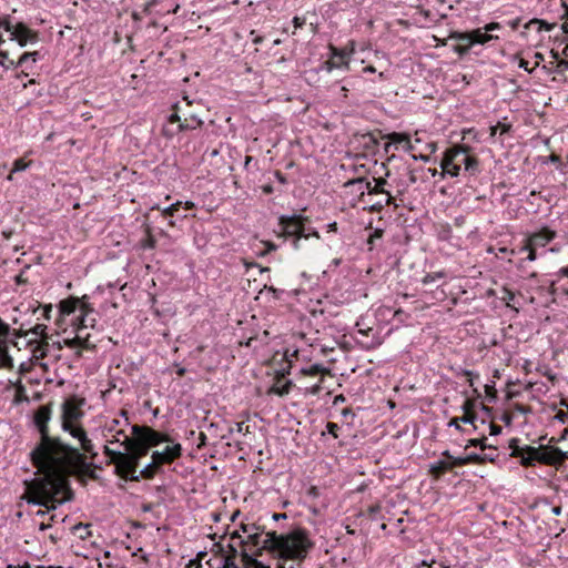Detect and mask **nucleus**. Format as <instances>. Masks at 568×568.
I'll return each mask as SVG.
<instances>
[{"label":"nucleus","mask_w":568,"mask_h":568,"mask_svg":"<svg viewBox=\"0 0 568 568\" xmlns=\"http://www.w3.org/2000/svg\"><path fill=\"white\" fill-rule=\"evenodd\" d=\"M387 143L385 144V151L387 152L390 146H395L396 150L402 149L406 152H413L414 145L410 141V136L407 133L393 132L387 136Z\"/></svg>","instance_id":"21"},{"label":"nucleus","mask_w":568,"mask_h":568,"mask_svg":"<svg viewBox=\"0 0 568 568\" xmlns=\"http://www.w3.org/2000/svg\"><path fill=\"white\" fill-rule=\"evenodd\" d=\"M501 293H503V295H501L500 300H501V301H504L508 307H511V308H514L516 312H518V308H516V307H514V306L511 305V302H513V301L515 300V297H516L515 293H514L513 291H510V290L506 288V287H505V288H503V292H501Z\"/></svg>","instance_id":"41"},{"label":"nucleus","mask_w":568,"mask_h":568,"mask_svg":"<svg viewBox=\"0 0 568 568\" xmlns=\"http://www.w3.org/2000/svg\"><path fill=\"white\" fill-rule=\"evenodd\" d=\"M182 454V447L180 444L166 446L164 450H155L152 453V459L155 460L160 466L164 464H171L178 459Z\"/></svg>","instance_id":"22"},{"label":"nucleus","mask_w":568,"mask_h":568,"mask_svg":"<svg viewBox=\"0 0 568 568\" xmlns=\"http://www.w3.org/2000/svg\"><path fill=\"white\" fill-rule=\"evenodd\" d=\"M52 312V305L51 304H48L45 306H43L42 308V316L45 318V320H50V313Z\"/></svg>","instance_id":"63"},{"label":"nucleus","mask_w":568,"mask_h":568,"mask_svg":"<svg viewBox=\"0 0 568 568\" xmlns=\"http://www.w3.org/2000/svg\"><path fill=\"white\" fill-rule=\"evenodd\" d=\"M509 447L511 448V456L513 457H519L521 458L523 455H526V449L525 447H520L518 445V439L517 438H513L509 443Z\"/></svg>","instance_id":"39"},{"label":"nucleus","mask_w":568,"mask_h":568,"mask_svg":"<svg viewBox=\"0 0 568 568\" xmlns=\"http://www.w3.org/2000/svg\"><path fill=\"white\" fill-rule=\"evenodd\" d=\"M31 162H26L23 159H18L13 162L12 172H22L30 166Z\"/></svg>","instance_id":"47"},{"label":"nucleus","mask_w":568,"mask_h":568,"mask_svg":"<svg viewBox=\"0 0 568 568\" xmlns=\"http://www.w3.org/2000/svg\"><path fill=\"white\" fill-rule=\"evenodd\" d=\"M174 110L175 111L169 116V122H171V123L178 122L179 124H181V122H183V116H182L183 108L180 106L179 104H175Z\"/></svg>","instance_id":"45"},{"label":"nucleus","mask_w":568,"mask_h":568,"mask_svg":"<svg viewBox=\"0 0 568 568\" xmlns=\"http://www.w3.org/2000/svg\"><path fill=\"white\" fill-rule=\"evenodd\" d=\"M85 404V398L79 395L67 397L61 405V426L68 427L79 424L84 416L83 407Z\"/></svg>","instance_id":"9"},{"label":"nucleus","mask_w":568,"mask_h":568,"mask_svg":"<svg viewBox=\"0 0 568 568\" xmlns=\"http://www.w3.org/2000/svg\"><path fill=\"white\" fill-rule=\"evenodd\" d=\"M373 196H379L374 202H373L372 197H369V200L366 201V203H371V209L373 211H381L385 205H389L394 200L392 194L388 191H386L384 187H383V191H381L378 193H374Z\"/></svg>","instance_id":"23"},{"label":"nucleus","mask_w":568,"mask_h":568,"mask_svg":"<svg viewBox=\"0 0 568 568\" xmlns=\"http://www.w3.org/2000/svg\"><path fill=\"white\" fill-rule=\"evenodd\" d=\"M149 449L150 448L146 446L144 442L139 440V438L134 437V439H131V445L124 450L128 452L130 455L136 457V462L139 463L140 459L149 453Z\"/></svg>","instance_id":"25"},{"label":"nucleus","mask_w":568,"mask_h":568,"mask_svg":"<svg viewBox=\"0 0 568 568\" xmlns=\"http://www.w3.org/2000/svg\"><path fill=\"white\" fill-rule=\"evenodd\" d=\"M486 440H487L486 437L469 439L467 445H466V448L471 447V446L473 447H479L483 450L486 449V448H490V446H488L486 444Z\"/></svg>","instance_id":"43"},{"label":"nucleus","mask_w":568,"mask_h":568,"mask_svg":"<svg viewBox=\"0 0 568 568\" xmlns=\"http://www.w3.org/2000/svg\"><path fill=\"white\" fill-rule=\"evenodd\" d=\"M32 367V362L29 361V362H23L19 365V374H27L28 372H30Z\"/></svg>","instance_id":"58"},{"label":"nucleus","mask_w":568,"mask_h":568,"mask_svg":"<svg viewBox=\"0 0 568 568\" xmlns=\"http://www.w3.org/2000/svg\"><path fill=\"white\" fill-rule=\"evenodd\" d=\"M233 432L237 433H248V426L245 425L244 422L235 423L234 426H231L229 428V433L232 434Z\"/></svg>","instance_id":"49"},{"label":"nucleus","mask_w":568,"mask_h":568,"mask_svg":"<svg viewBox=\"0 0 568 568\" xmlns=\"http://www.w3.org/2000/svg\"><path fill=\"white\" fill-rule=\"evenodd\" d=\"M554 419L558 420L561 424H565L568 420V413L560 409L557 412Z\"/></svg>","instance_id":"57"},{"label":"nucleus","mask_w":568,"mask_h":568,"mask_svg":"<svg viewBox=\"0 0 568 568\" xmlns=\"http://www.w3.org/2000/svg\"><path fill=\"white\" fill-rule=\"evenodd\" d=\"M477 419V416L475 413H464L462 417H459V420L465 424H475V420Z\"/></svg>","instance_id":"54"},{"label":"nucleus","mask_w":568,"mask_h":568,"mask_svg":"<svg viewBox=\"0 0 568 568\" xmlns=\"http://www.w3.org/2000/svg\"><path fill=\"white\" fill-rule=\"evenodd\" d=\"M274 176L275 179L281 183V184H286L287 183V179L286 176L280 172V171H275L274 172Z\"/></svg>","instance_id":"62"},{"label":"nucleus","mask_w":568,"mask_h":568,"mask_svg":"<svg viewBox=\"0 0 568 568\" xmlns=\"http://www.w3.org/2000/svg\"><path fill=\"white\" fill-rule=\"evenodd\" d=\"M446 277V273L443 272V271H439V272H433V273H427L423 280H422V283L424 285H427V284H430V283H434L436 282L437 280H440V278H444Z\"/></svg>","instance_id":"38"},{"label":"nucleus","mask_w":568,"mask_h":568,"mask_svg":"<svg viewBox=\"0 0 568 568\" xmlns=\"http://www.w3.org/2000/svg\"><path fill=\"white\" fill-rule=\"evenodd\" d=\"M305 219L301 215L293 216H281L280 225L282 227V233L285 237L292 239L294 248H301V241L307 240L311 236H315L320 239V235L316 231L306 229L304 225Z\"/></svg>","instance_id":"7"},{"label":"nucleus","mask_w":568,"mask_h":568,"mask_svg":"<svg viewBox=\"0 0 568 568\" xmlns=\"http://www.w3.org/2000/svg\"><path fill=\"white\" fill-rule=\"evenodd\" d=\"M528 450L536 455L535 458H537L538 463L545 465H556L568 459V453L562 452L558 447L541 445L539 447H528Z\"/></svg>","instance_id":"11"},{"label":"nucleus","mask_w":568,"mask_h":568,"mask_svg":"<svg viewBox=\"0 0 568 568\" xmlns=\"http://www.w3.org/2000/svg\"><path fill=\"white\" fill-rule=\"evenodd\" d=\"M0 27L10 33V38L12 37L13 32H14V29L18 28V22L17 23H12V21L9 19V18H3L1 21H0Z\"/></svg>","instance_id":"44"},{"label":"nucleus","mask_w":568,"mask_h":568,"mask_svg":"<svg viewBox=\"0 0 568 568\" xmlns=\"http://www.w3.org/2000/svg\"><path fill=\"white\" fill-rule=\"evenodd\" d=\"M41 58L39 51L33 52H24L20 55L19 60L17 61V65L23 67L26 69H30L29 62L36 63Z\"/></svg>","instance_id":"30"},{"label":"nucleus","mask_w":568,"mask_h":568,"mask_svg":"<svg viewBox=\"0 0 568 568\" xmlns=\"http://www.w3.org/2000/svg\"><path fill=\"white\" fill-rule=\"evenodd\" d=\"M300 373L303 379H307L308 377L318 378L314 384H306L304 387L305 394L317 395L323 389L322 383L324 382V375L329 374V369L324 367L322 364H312L308 367L302 368Z\"/></svg>","instance_id":"12"},{"label":"nucleus","mask_w":568,"mask_h":568,"mask_svg":"<svg viewBox=\"0 0 568 568\" xmlns=\"http://www.w3.org/2000/svg\"><path fill=\"white\" fill-rule=\"evenodd\" d=\"M233 567H237L233 560L232 557H226L224 559V564H223V567L222 568H233Z\"/></svg>","instance_id":"64"},{"label":"nucleus","mask_w":568,"mask_h":568,"mask_svg":"<svg viewBox=\"0 0 568 568\" xmlns=\"http://www.w3.org/2000/svg\"><path fill=\"white\" fill-rule=\"evenodd\" d=\"M160 465L158 463H155L154 459H152V462L150 464H148L144 468H142L138 475H139V478L142 477V478H145V479H151L154 477L156 470L159 469Z\"/></svg>","instance_id":"32"},{"label":"nucleus","mask_w":568,"mask_h":568,"mask_svg":"<svg viewBox=\"0 0 568 568\" xmlns=\"http://www.w3.org/2000/svg\"><path fill=\"white\" fill-rule=\"evenodd\" d=\"M14 389H16V394H14V402L16 403H21V402H28L29 400L28 395H27L26 386L22 384L21 379H18L14 383Z\"/></svg>","instance_id":"33"},{"label":"nucleus","mask_w":568,"mask_h":568,"mask_svg":"<svg viewBox=\"0 0 568 568\" xmlns=\"http://www.w3.org/2000/svg\"><path fill=\"white\" fill-rule=\"evenodd\" d=\"M373 181L374 183L365 178L353 179L344 183V189L366 203L365 196L373 197V194L383 191V185L387 183L383 178Z\"/></svg>","instance_id":"8"},{"label":"nucleus","mask_w":568,"mask_h":568,"mask_svg":"<svg viewBox=\"0 0 568 568\" xmlns=\"http://www.w3.org/2000/svg\"><path fill=\"white\" fill-rule=\"evenodd\" d=\"M339 426L336 423L328 422L326 424V432L332 435L334 438L338 437Z\"/></svg>","instance_id":"52"},{"label":"nucleus","mask_w":568,"mask_h":568,"mask_svg":"<svg viewBox=\"0 0 568 568\" xmlns=\"http://www.w3.org/2000/svg\"><path fill=\"white\" fill-rule=\"evenodd\" d=\"M331 57L329 60L325 61L321 69L326 72H331L333 69H349V57L354 52V49L351 50L338 49L336 47L329 45Z\"/></svg>","instance_id":"13"},{"label":"nucleus","mask_w":568,"mask_h":568,"mask_svg":"<svg viewBox=\"0 0 568 568\" xmlns=\"http://www.w3.org/2000/svg\"><path fill=\"white\" fill-rule=\"evenodd\" d=\"M103 452L110 458V462L115 465V471L119 476L130 480H139L136 457L125 450L111 448L109 445L104 446Z\"/></svg>","instance_id":"6"},{"label":"nucleus","mask_w":568,"mask_h":568,"mask_svg":"<svg viewBox=\"0 0 568 568\" xmlns=\"http://www.w3.org/2000/svg\"><path fill=\"white\" fill-rule=\"evenodd\" d=\"M10 39L17 41L20 47H26L29 43L38 42L39 33L38 31L30 29L23 22H18V28L14 29Z\"/></svg>","instance_id":"20"},{"label":"nucleus","mask_w":568,"mask_h":568,"mask_svg":"<svg viewBox=\"0 0 568 568\" xmlns=\"http://www.w3.org/2000/svg\"><path fill=\"white\" fill-rule=\"evenodd\" d=\"M51 408L40 406L34 423L41 434L40 444L31 452V460L43 473V477L31 481L26 491L28 504L43 506L48 510L71 500L73 493L68 477L85 465V455L58 438L49 436L48 423Z\"/></svg>","instance_id":"1"},{"label":"nucleus","mask_w":568,"mask_h":568,"mask_svg":"<svg viewBox=\"0 0 568 568\" xmlns=\"http://www.w3.org/2000/svg\"><path fill=\"white\" fill-rule=\"evenodd\" d=\"M109 436H111V438H106V442L110 444V445H114V444H118V448L116 449H125L128 448L130 445H131V437L130 435H128L125 433L124 429H119L116 430V433H113V434H109Z\"/></svg>","instance_id":"24"},{"label":"nucleus","mask_w":568,"mask_h":568,"mask_svg":"<svg viewBox=\"0 0 568 568\" xmlns=\"http://www.w3.org/2000/svg\"><path fill=\"white\" fill-rule=\"evenodd\" d=\"M85 311H88L87 312L88 313V321L87 322L89 324H87L85 326H81V329L82 328H88V327H94L95 322H97L95 317L93 316L94 315V308L91 307V305L88 304L87 302H85Z\"/></svg>","instance_id":"46"},{"label":"nucleus","mask_w":568,"mask_h":568,"mask_svg":"<svg viewBox=\"0 0 568 568\" xmlns=\"http://www.w3.org/2000/svg\"><path fill=\"white\" fill-rule=\"evenodd\" d=\"M0 368H13V359L9 355L8 337H0Z\"/></svg>","instance_id":"28"},{"label":"nucleus","mask_w":568,"mask_h":568,"mask_svg":"<svg viewBox=\"0 0 568 568\" xmlns=\"http://www.w3.org/2000/svg\"><path fill=\"white\" fill-rule=\"evenodd\" d=\"M442 455L444 457H446L447 459H450V463H452V466L453 468L454 467H457V466H464V465H468L467 463V456H464V457H454L449 450H445L442 453Z\"/></svg>","instance_id":"37"},{"label":"nucleus","mask_w":568,"mask_h":568,"mask_svg":"<svg viewBox=\"0 0 568 568\" xmlns=\"http://www.w3.org/2000/svg\"><path fill=\"white\" fill-rule=\"evenodd\" d=\"M184 101L186 102L185 106L187 109H183L182 111L183 122L179 124V131L195 130L201 128L203 125V120L201 119L200 113L190 110L192 102L189 101L186 97L184 98Z\"/></svg>","instance_id":"19"},{"label":"nucleus","mask_w":568,"mask_h":568,"mask_svg":"<svg viewBox=\"0 0 568 568\" xmlns=\"http://www.w3.org/2000/svg\"><path fill=\"white\" fill-rule=\"evenodd\" d=\"M45 324H36L34 326L28 328L26 324H21L19 328L11 329L8 335V339L11 342L16 338L29 337L32 335L33 337L28 341V346L31 352V358L36 361L43 359L47 357L52 349L60 351L62 345L60 342H50L51 337L47 333Z\"/></svg>","instance_id":"3"},{"label":"nucleus","mask_w":568,"mask_h":568,"mask_svg":"<svg viewBox=\"0 0 568 568\" xmlns=\"http://www.w3.org/2000/svg\"><path fill=\"white\" fill-rule=\"evenodd\" d=\"M181 204L182 203L180 201H178V202L171 204L170 206L165 207L163 210V215L164 216H173L175 214V212L179 211Z\"/></svg>","instance_id":"50"},{"label":"nucleus","mask_w":568,"mask_h":568,"mask_svg":"<svg viewBox=\"0 0 568 568\" xmlns=\"http://www.w3.org/2000/svg\"><path fill=\"white\" fill-rule=\"evenodd\" d=\"M458 375L467 377V382H468L470 387L474 386V378H478L479 377L478 374H476V373H474L471 371H468V369H460Z\"/></svg>","instance_id":"48"},{"label":"nucleus","mask_w":568,"mask_h":568,"mask_svg":"<svg viewBox=\"0 0 568 568\" xmlns=\"http://www.w3.org/2000/svg\"><path fill=\"white\" fill-rule=\"evenodd\" d=\"M531 26H538V31L546 30L550 31L555 28V23H548L540 19H531L526 26V29H529Z\"/></svg>","instance_id":"35"},{"label":"nucleus","mask_w":568,"mask_h":568,"mask_svg":"<svg viewBox=\"0 0 568 568\" xmlns=\"http://www.w3.org/2000/svg\"><path fill=\"white\" fill-rule=\"evenodd\" d=\"M449 40H466L468 43L474 44H486L487 42L498 39L497 36H493L484 31V28H477L469 32L453 31L448 36Z\"/></svg>","instance_id":"18"},{"label":"nucleus","mask_w":568,"mask_h":568,"mask_svg":"<svg viewBox=\"0 0 568 568\" xmlns=\"http://www.w3.org/2000/svg\"><path fill=\"white\" fill-rule=\"evenodd\" d=\"M10 334V326L0 318V337H8Z\"/></svg>","instance_id":"56"},{"label":"nucleus","mask_w":568,"mask_h":568,"mask_svg":"<svg viewBox=\"0 0 568 568\" xmlns=\"http://www.w3.org/2000/svg\"><path fill=\"white\" fill-rule=\"evenodd\" d=\"M452 469H453V466H452L450 459L438 460L429 466V474L435 478H439L446 471L452 470Z\"/></svg>","instance_id":"29"},{"label":"nucleus","mask_w":568,"mask_h":568,"mask_svg":"<svg viewBox=\"0 0 568 568\" xmlns=\"http://www.w3.org/2000/svg\"><path fill=\"white\" fill-rule=\"evenodd\" d=\"M62 429L79 442L80 449L83 450L84 454L89 455L90 458L97 457L98 453L95 452V447L92 440L88 437V434L81 423L62 427Z\"/></svg>","instance_id":"14"},{"label":"nucleus","mask_w":568,"mask_h":568,"mask_svg":"<svg viewBox=\"0 0 568 568\" xmlns=\"http://www.w3.org/2000/svg\"><path fill=\"white\" fill-rule=\"evenodd\" d=\"M556 237V232L548 229L542 227L538 232L530 234L525 244L519 248V253H527L525 260L532 262L537 258V250L539 247H545L548 243H550Z\"/></svg>","instance_id":"10"},{"label":"nucleus","mask_w":568,"mask_h":568,"mask_svg":"<svg viewBox=\"0 0 568 568\" xmlns=\"http://www.w3.org/2000/svg\"><path fill=\"white\" fill-rule=\"evenodd\" d=\"M62 429L79 442L80 449L83 450L84 454L89 455L90 458L97 457L98 453L95 452V447L92 440L88 437V434L81 423L62 427Z\"/></svg>","instance_id":"15"},{"label":"nucleus","mask_w":568,"mask_h":568,"mask_svg":"<svg viewBox=\"0 0 568 568\" xmlns=\"http://www.w3.org/2000/svg\"><path fill=\"white\" fill-rule=\"evenodd\" d=\"M491 135H495L497 131H500V134L507 133L510 130V124L498 122L497 125L491 126Z\"/></svg>","instance_id":"51"},{"label":"nucleus","mask_w":568,"mask_h":568,"mask_svg":"<svg viewBox=\"0 0 568 568\" xmlns=\"http://www.w3.org/2000/svg\"><path fill=\"white\" fill-rule=\"evenodd\" d=\"M467 463L468 464H484L485 458H483V456L479 454L471 453V454L467 455Z\"/></svg>","instance_id":"53"},{"label":"nucleus","mask_w":568,"mask_h":568,"mask_svg":"<svg viewBox=\"0 0 568 568\" xmlns=\"http://www.w3.org/2000/svg\"><path fill=\"white\" fill-rule=\"evenodd\" d=\"M462 168L469 175H476L479 172L478 159L469 154V148L465 145H455L444 152L440 161V178L446 175L456 178L460 174Z\"/></svg>","instance_id":"4"},{"label":"nucleus","mask_w":568,"mask_h":568,"mask_svg":"<svg viewBox=\"0 0 568 568\" xmlns=\"http://www.w3.org/2000/svg\"><path fill=\"white\" fill-rule=\"evenodd\" d=\"M85 298L68 297L58 305V316L55 318L57 328L65 332L68 326L73 327L74 332H80L81 326L89 324L88 311H85Z\"/></svg>","instance_id":"5"},{"label":"nucleus","mask_w":568,"mask_h":568,"mask_svg":"<svg viewBox=\"0 0 568 568\" xmlns=\"http://www.w3.org/2000/svg\"><path fill=\"white\" fill-rule=\"evenodd\" d=\"M489 430H490V435L497 436V435H499L501 433V427L496 425V424H494V423H491L489 425Z\"/></svg>","instance_id":"61"},{"label":"nucleus","mask_w":568,"mask_h":568,"mask_svg":"<svg viewBox=\"0 0 568 568\" xmlns=\"http://www.w3.org/2000/svg\"><path fill=\"white\" fill-rule=\"evenodd\" d=\"M132 434L134 437L139 438V440L144 442L149 448L158 446L164 442H170V438L166 435L148 426L134 425L132 426Z\"/></svg>","instance_id":"17"},{"label":"nucleus","mask_w":568,"mask_h":568,"mask_svg":"<svg viewBox=\"0 0 568 568\" xmlns=\"http://www.w3.org/2000/svg\"><path fill=\"white\" fill-rule=\"evenodd\" d=\"M473 408H474V402L470 399H466L462 406V409L464 410V413H473Z\"/></svg>","instance_id":"59"},{"label":"nucleus","mask_w":568,"mask_h":568,"mask_svg":"<svg viewBox=\"0 0 568 568\" xmlns=\"http://www.w3.org/2000/svg\"><path fill=\"white\" fill-rule=\"evenodd\" d=\"M292 382L291 381H282L278 379L272 387L271 393H274L278 396L287 395L292 388Z\"/></svg>","instance_id":"31"},{"label":"nucleus","mask_w":568,"mask_h":568,"mask_svg":"<svg viewBox=\"0 0 568 568\" xmlns=\"http://www.w3.org/2000/svg\"><path fill=\"white\" fill-rule=\"evenodd\" d=\"M382 236H383L382 229H375L371 232V234L367 239V245H368L369 251H372L374 248L375 241L379 240Z\"/></svg>","instance_id":"42"},{"label":"nucleus","mask_w":568,"mask_h":568,"mask_svg":"<svg viewBox=\"0 0 568 568\" xmlns=\"http://www.w3.org/2000/svg\"><path fill=\"white\" fill-rule=\"evenodd\" d=\"M62 429L79 442L80 449L83 450L84 454L89 455L90 458L97 457L98 453L95 452V447L92 440L88 437V434L81 423L62 427Z\"/></svg>","instance_id":"16"},{"label":"nucleus","mask_w":568,"mask_h":568,"mask_svg":"<svg viewBox=\"0 0 568 568\" xmlns=\"http://www.w3.org/2000/svg\"><path fill=\"white\" fill-rule=\"evenodd\" d=\"M0 65L4 69H14L17 68V62L9 57V53L7 51L0 50Z\"/></svg>","instance_id":"36"},{"label":"nucleus","mask_w":568,"mask_h":568,"mask_svg":"<svg viewBox=\"0 0 568 568\" xmlns=\"http://www.w3.org/2000/svg\"><path fill=\"white\" fill-rule=\"evenodd\" d=\"M499 29H500V24L498 22H490L484 27V31H486L487 33L493 32L495 30H499Z\"/></svg>","instance_id":"60"},{"label":"nucleus","mask_w":568,"mask_h":568,"mask_svg":"<svg viewBox=\"0 0 568 568\" xmlns=\"http://www.w3.org/2000/svg\"><path fill=\"white\" fill-rule=\"evenodd\" d=\"M457 42V44L454 47V51L459 55V57H464L466 55L469 50L471 49V47L474 45V43H468V41L466 40H455Z\"/></svg>","instance_id":"34"},{"label":"nucleus","mask_w":568,"mask_h":568,"mask_svg":"<svg viewBox=\"0 0 568 568\" xmlns=\"http://www.w3.org/2000/svg\"><path fill=\"white\" fill-rule=\"evenodd\" d=\"M528 447L529 446H525L526 455H523V457L520 458V464L525 467L534 466L535 462H537V458H535L536 455L530 453L528 450Z\"/></svg>","instance_id":"40"},{"label":"nucleus","mask_w":568,"mask_h":568,"mask_svg":"<svg viewBox=\"0 0 568 568\" xmlns=\"http://www.w3.org/2000/svg\"><path fill=\"white\" fill-rule=\"evenodd\" d=\"M381 510H382L381 505H378V504L372 505L368 507V515L373 520H376L377 515L381 513Z\"/></svg>","instance_id":"55"},{"label":"nucleus","mask_w":568,"mask_h":568,"mask_svg":"<svg viewBox=\"0 0 568 568\" xmlns=\"http://www.w3.org/2000/svg\"><path fill=\"white\" fill-rule=\"evenodd\" d=\"M121 415L124 417L123 420H121L119 418H113L110 422L105 423L104 428H103L104 437L108 438L109 434H113V433H116V430H119V429H123L122 424L124 426H129L130 423H129L126 410H122Z\"/></svg>","instance_id":"27"},{"label":"nucleus","mask_w":568,"mask_h":568,"mask_svg":"<svg viewBox=\"0 0 568 568\" xmlns=\"http://www.w3.org/2000/svg\"><path fill=\"white\" fill-rule=\"evenodd\" d=\"M241 529L246 534L244 539L239 531L231 535L232 539H240L243 546L242 554L246 552L256 559L263 550L276 554L282 559H302L306 556L311 542L303 530H295L287 535H277L275 531H264L255 524H242Z\"/></svg>","instance_id":"2"},{"label":"nucleus","mask_w":568,"mask_h":568,"mask_svg":"<svg viewBox=\"0 0 568 568\" xmlns=\"http://www.w3.org/2000/svg\"><path fill=\"white\" fill-rule=\"evenodd\" d=\"M75 336L73 338H64L63 344L70 348H75V355L78 357L81 356V349L82 348H90L89 339L88 337L80 336L79 332H75Z\"/></svg>","instance_id":"26"}]
</instances>
